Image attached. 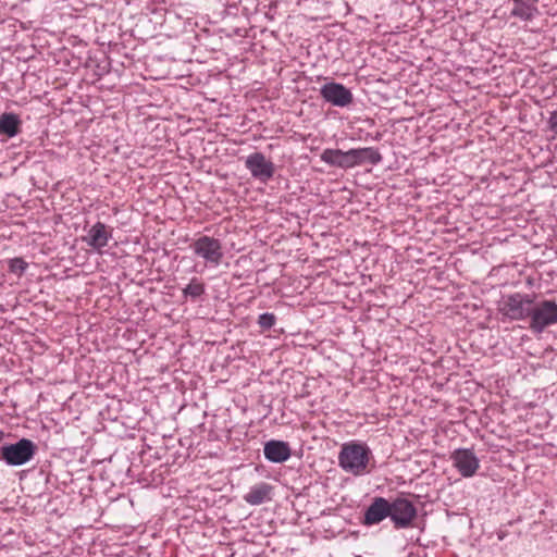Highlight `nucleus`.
<instances>
[{
	"mask_svg": "<svg viewBox=\"0 0 557 557\" xmlns=\"http://www.w3.org/2000/svg\"><path fill=\"white\" fill-rule=\"evenodd\" d=\"M276 322V317L274 313L265 312L259 315L258 318V324L263 330H270L272 326H274Z\"/></svg>",
	"mask_w": 557,
	"mask_h": 557,
	"instance_id": "nucleus-19",
	"label": "nucleus"
},
{
	"mask_svg": "<svg viewBox=\"0 0 557 557\" xmlns=\"http://www.w3.org/2000/svg\"><path fill=\"white\" fill-rule=\"evenodd\" d=\"M530 319L531 330L537 333L543 332L546 327L557 323V304L553 300H543L533 305Z\"/></svg>",
	"mask_w": 557,
	"mask_h": 557,
	"instance_id": "nucleus-5",
	"label": "nucleus"
},
{
	"mask_svg": "<svg viewBox=\"0 0 557 557\" xmlns=\"http://www.w3.org/2000/svg\"><path fill=\"white\" fill-rule=\"evenodd\" d=\"M389 518L396 529H406L412 524L413 519L417 517V508L407 498L397 497L392 503Z\"/></svg>",
	"mask_w": 557,
	"mask_h": 557,
	"instance_id": "nucleus-6",
	"label": "nucleus"
},
{
	"mask_svg": "<svg viewBox=\"0 0 557 557\" xmlns=\"http://www.w3.org/2000/svg\"><path fill=\"white\" fill-rule=\"evenodd\" d=\"M263 454L269 461L281 463L290 457V447L286 442L272 440L265 443Z\"/></svg>",
	"mask_w": 557,
	"mask_h": 557,
	"instance_id": "nucleus-13",
	"label": "nucleus"
},
{
	"mask_svg": "<svg viewBox=\"0 0 557 557\" xmlns=\"http://www.w3.org/2000/svg\"><path fill=\"white\" fill-rule=\"evenodd\" d=\"M273 487L268 483H259L253 485L250 491L244 496L246 503L252 506L261 505L270 499V494Z\"/></svg>",
	"mask_w": 557,
	"mask_h": 557,
	"instance_id": "nucleus-14",
	"label": "nucleus"
},
{
	"mask_svg": "<svg viewBox=\"0 0 557 557\" xmlns=\"http://www.w3.org/2000/svg\"><path fill=\"white\" fill-rule=\"evenodd\" d=\"M111 236V232L107 230V225L102 222H97L91 226L83 240L92 249L101 251V249L108 245Z\"/></svg>",
	"mask_w": 557,
	"mask_h": 557,
	"instance_id": "nucleus-12",
	"label": "nucleus"
},
{
	"mask_svg": "<svg viewBox=\"0 0 557 557\" xmlns=\"http://www.w3.org/2000/svg\"><path fill=\"white\" fill-rule=\"evenodd\" d=\"M382 161V154L376 148L364 147L345 151V169L355 168L363 163L376 165Z\"/></svg>",
	"mask_w": 557,
	"mask_h": 557,
	"instance_id": "nucleus-9",
	"label": "nucleus"
},
{
	"mask_svg": "<svg viewBox=\"0 0 557 557\" xmlns=\"http://www.w3.org/2000/svg\"><path fill=\"white\" fill-rule=\"evenodd\" d=\"M548 125L550 131L557 134V111L550 113V116L548 119Z\"/></svg>",
	"mask_w": 557,
	"mask_h": 557,
	"instance_id": "nucleus-21",
	"label": "nucleus"
},
{
	"mask_svg": "<svg viewBox=\"0 0 557 557\" xmlns=\"http://www.w3.org/2000/svg\"><path fill=\"white\" fill-rule=\"evenodd\" d=\"M371 451L364 444L351 443L342 447L338 456L339 466L354 475L369 473L368 463Z\"/></svg>",
	"mask_w": 557,
	"mask_h": 557,
	"instance_id": "nucleus-1",
	"label": "nucleus"
},
{
	"mask_svg": "<svg viewBox=\"0 0 557 557\" xmlns=\"http://www.w3.org/2000/svg\"><path fill=\"white\" fill-rule=\"evenodd\" d=\"M389 515V502L384 497H375L364 512L363 524H377Z\"/></svg>",
	"mask_w": 557,
	"mask_h": 557,
	"instance_id": "nucleus-11",
	"label": "nucleus"
},
{
	"mask_svg": "<svg viewBox=\"0 0 557 557\" xmlns=\"http://www.w3.org/2000/svg\"><path fill=\"white\" fill-rule=\"evenodd\" d=\"M36 448L33 441L22 438L14 444L3 445L0 456L10 466H22L34 457Z\"/></svg>",
	"mask_w": 557,
	"mask_h": 557,
	"instance_id": "nucleus-3",
	"label": "nucleus"
},
{
	"mask_svg": "<svg viewBox=\"0 0 557 557\" xmlns=\"http://www.w3.org/2000/svg\"><path fill=\"white\" fill-rule=\"evenodd\" d=\"M206 292V286L198 278L194 277L190 283L183 289L184 297H190L197 299L201 297Z\"/></svg>",
	"mask_w": 557,
	"mask_h": 557,
	"instance_id": "nucleus-18",
	"label": "nucleus"
},
{
	"mask_svg": "<svg viewBox=\"0 0 557 557\" xmlns=\"http://www.w3.org/2000/svg\"><path fill=\"white\" fill-rule=\"evenodd\" d=\"M533 305V296L529 294L513 293L504 296L499 304V312L511 321H521L530 318Z\"/></svg>",
	"mask_w": 557,
	"mask_h": 557,
	"instance_id": "nucleus-2",
	"label": "nucleus"
},
{
	"mask_svg": "<svg viewBox=\"0 0 557 557\" xmlns=\"http://www.w3.org/2000/svg\"><path fill=\"white\" fill-rule=\"evenodd\" d=\"M321 160L332 166L345 169V151L339 149H325L321 153Z\"/></svg>",
	"mask_w": 557,
	"mask_h": 557,
	"instance_id": "nucleus-17",
	"label": "nucleus"
},
{
	"mask_svg": "<svg viewBox=\"0 0 557 557\" xmlns=\"http://www.w3.org/2000/svg\"><path fill=\"white\" fill-rule=\"evenodd\" d=\"M451 459L454 461V466L465 478L472 476L480 467L478 457L468 448L456 449L451 455Z\"/></svg>",
	"mask_w": 557,
	"mask_h": 557,
	"instance_id": "nucleus-10",
	"label": "nucleus"
},
{
	"mask_svg": "<svg viewBox=\"0 0 557 557\" xmlns=\"http://www.w3.org/2000/svg\"><path fill=\"white\" fill-rule=\"evenodd\" d=\"M21 121L14 113H3L0 115V134L8 137H14L18 134Z\"/></svg>",
	"mask_w": 557,
	"mask_h": 557,
	"instance_id": "nucleus-15",
	"label": "nucleus"
},
{
	"mask_svg": "<svg viewBox=\"0 0 557 557\" xmlns=\"http://www.w3.org/2000/svg\"><path fill=\"white\" fill-rule=\"evenodd\" d=\"M194 253L203 259L206 263L218 267L223 259V247L219 239L211 236H200L190 245Z\"/></svg>",
	"mask_w": 557,
	"mask_h": 557,
	"instance_id": "nucleus-4",
	"label": "nucleus"
},
{
	"mask_svg": "<svg viewBox=\"0 0 557 557\" xmlns=\"http://www.w3.org/2000/svg\"><path fill=\"white\" fill-rule=\"evenodd\" d=\"M537 9L528 4L524 0H513V8L511 15L521 18L522 21H530L534 17Z\"/></svg>",
	"mask_w": 557,
	"mask_h": 557,
	"instance_id": "nucleus-16",
	"label": "nucleus"
},
{
	"mask_svg": "<svg viewBox=\"0 0 557 557\" xmlns=\"http://www.w3.org/2000/svg\"><path fill=\"white\" fill-rule=\"evenodd\" d=\"M320 94L326 102L335 107L344 108L351 104L354 101L351 91L339 83L332 82L324 84L320 89Z\"/></svg>",
	"mask_w": 557,
	"mask_h": 557,
	"instance_id": "nucleus-8",
	"label": "nucleus"
},
{
	"mask_svg": "<svg viewBox=\"0 0 557 557\" xmlns=\"http://www.w3.org/2000/svg\"><path fill=\"white\" fill-rule=\"evenodd\" d=\"M245 166L249 170L252 177L267 182L273 177L275 166L273 162L267 160L261 152H253L246 158Z\"/></svg>",
	"mask_w": 557,
	"mask_h": 557,
	"instance_id": "nucleus-7",
	"label": "nucleus"
},
{
	"mask_svg": "<svg viewBox=\"0 0 557 557\" xmlns=\"http://www.w3.org/2000/svg\"><path fill=\"white\" fill-rule=\"evenodd\" d=\"M27 268V263L22 258H14L10 261L12 272L23 273Z\"/></svg>",
	"mask_w": 557,
	"mask_h": 557,
	"instance_id": "nucleus-20",
	"label": "nucleus"
}]
</instances>
